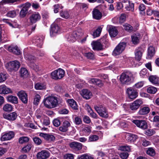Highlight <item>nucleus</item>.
<instances>
[{"instance_id":"obj_40","label":"nucleus","mask_w":159,"mask_h":159,"mask_svg":"<svg viewBox=\"0 0 159 159\" xmlns=\"http://www.w3.org/2000/svg\"><path fill=\"white\" fill-rule=\"evenodd\" d=\"M102 28L101 27L98 28L93 33V35L94 38L99 36L102 31Z\"/></svg>"},{"instance_id":"obj_63","label":"nucleus","mask_w":159,"mask_h":159,"mask_svg":"<svg viewBox=\"0 0 159 159\" xmlns=\"http://www.w3.org/2000/svg\"><path fill=\"white\" fill-rule=\"evenodd\" d=\"M126 19L125 15L124 14H122L119 18V22L120 23H123Z\"/></svg>"},{"instance_id":"obj_43","label":"nucleus","mask_w":159,"mask_h":159,"mask_svg":"<svg viewBox=\"0 0 159 159\" xmlns=\"http://www.w3.org/2000/svg\"><path fill=\"white\" fill-rule=\"evenodd\" d=\"M147 154L150 156H154L155 155V152L154 149L152 148H149L146 151Z\"/></svg>"},{"instance_id":"obj_19","label":"nucleus","mask_w":159,"mask_h":159,"mask_svg":"<svg viewBox=\"0 0 159 159\" xmlns=\"http://www.w3.org/2000/svg\"><path fill=\"white\" fill-rule=\"evenodd\" d=\"M80 94L83 98L86 99H89L92 96L91 92L86 89H83L81 92Z\"/></svg>"},{"instance_id":"obj_55","label":"nucleus","mask_w":159,"mask_h":159,"mask_svg":"<svg viewBox=\"0 0 159 159\" xmlns=\"http://www.w3.org/2000/svg\"><path fill=\"white\" fill-rule=\"evenodd\" d=\"M40 98V97L39 95H36L34 98V104L36 105H38L39 102Z\"/></svg>"},{"instance_id":"obj_52","label":"nucleus","mask_w":159,"mask_h":159,"mask_svg":"<svg viewBox=\"0 0 159 159\" xmlns=\"http://www.w3.org/2000/svg\"><path fill=\"white\" fill-rule=\"evenodd\" d=\"M119 150L122 151H126L130 152V148L129 146H123L120 147L119 148Z\"/></svg>"},{"instance_id":"obj_22","label":"nucleus","mask_w":159,"mask_h":159,"mask_svg":"<svg viewBox=\"0 0 159 159\" xmlns=\"http://www.w3.org/2000/svg\"><path fill=\"white\" fill-rule=\"evenodd\" d=\"M70 126V123L66 120L63 123L62 125L59 127V130L60 131L65 132L68 130V128Z\"/></svg>"},{"instance_id":"obj_4","label":"nucleus","mask_w":159,"mask_h":159,"mask_svg":"<svg viewBox=\"0 0 159 159\" xmlns=\"http://www.w3.org/2000/svg\"><path fill=\"white\" fill-rule=\"evenodd\" d=\"M132 76V75L131 72H126L121 74L120 80L122 84H128L130 83Z\"/></svg>"},{"instance_id":"obj_41","label":"nucleus","mask_w":159,"mask_h":159,"mask_svg":"<svg viewBox=\"0 0 159 159\" xmlns=\"http://www.w3.org/2000/svg\"><path fill=\"white\" fill-rule=\"evenodd\" d=\"M25 57L26 60H28L31 62H34L35 60V57L31 55H25Z\"/></svg>"},{"instance_id":"obj_38","label":"nucleus","mask_w":159,"mask_h":159,"mask_svg":"<svg viewBox=\"0 0 159 159\" xmlns=\"http://www.w3.org/2000/svg\"><path fill=\"white\" fill-rule=\"evenodd\" d=\"M124 29L127 31L129 32H131L133 31V27L130 25L126 23L123 25Z\"/></svg>"},{"instance_id":"obj_58","label":"nucleus","mask_w":159,"mask_h":159,"mask_svg":"<svg viewBox=\"0 0 159 159\" xmlns=\"http://www.w3.org/2000/svg\"><path fill=\"white\" fill-rule=\"evenodd\" d=\"M13 53L16 55H19L20 54V50L17 46H13Z\"/></svg>"},{"instance_id":"obj_25","label":"nucleus","mask_w":159,"mask_h":159,"mask_svg":"<svg viewBox=\"0 0 159 159\" xmlns=\"http://www.w3.org/2000/svg\"><path fill=\"white\" fill-rule=\"evenodd\" d=\"M93 49L95 50H102V44L98 41H93L91 43Z\"/></svg>"},{"instance_id":"obj_8","label":"nucleus","mask_w":159,"mask_h":159,"mask_svg":"<svg viewBox=\"0 0 159 159\" xmlns=\"http://www.w3.org/2000/svg\"><path fill=\"white\" fill-rule=\"evenodd\" d=\"M126 92L129 98L131 99H135L138 95V93L136 90L134 89L129 87L127 89Z\"/></svg>"},{"instance_id":"obj_9","label":"nucleus","mask_w":159,"mask_h":159,"mask_svg":"<svg viewBox=\"0 0 159 159\" xmlns=\"http://www.w3.org/2000/svg\"><path fill=\"white\" fill-rule=\"evenodd\" d=\"M50 156V153L47 150H44L39 152L37 154V158L38 159H46Z\"/></svg>"},{"instance_id":"obj_49","label":"nucleus","mask_w":159,"mask_h":159,"mask_svg":"<svg viewBox=\"0 0 159 159\" xmlns=\"http://www.w3.org/2000/svg\"><path fill=\"white\" fill-rule=\"evenodd\" d=\"M29 140V139L26 137H22L19 139V142L20 143L22 144L26 143Z\"/></svg>"},{"instance_id":"obj_5","label":"nucleus","mask_w":159,"mask_h":159,"mask_svg":"<svg viewBox=\"0 0 159 159\" xmlns=\"http://www.w3.org/2000/svg\"><path fill=\"white\" fill-rule=\"evenodd\" d=\"M20 66V62L16 60L10 62L6 65V67L9 71H16L18 69Z\"/></svg>"},{"instance_id":"obj_48","label":"nucleus","mask_w":159,"mask_h":159,"mask_svg":"<svg viewBox=\"0 0 159 159\" xmlns=\"http://www.w3.org/2000/svg\"><path fill=\"white\" fill-rule=\"evenodd\" d=\"M157 91L156 88L153 86L149 87L147 89V92L150 93H155Z\"/></svg>"},{"instance_id":"obj_51","label":"nucleus","mask_w":159,"mask_h":159,"mask_svg":"<svg viewBox=\"0 0 159 159\" xmlns=\"http://www.w3.org/2000/svg\"><path fill=\"white\" fill-rule=\"evenodd\" d=\"M84 55L87 58L90 59H93L94 57V54L91 52L85 53H84Z\"/></svg>"},{"instance_id":"obj_14","label":"nucleus","mask_w":159,"mask_h":159,"mask_svg":"<svg viewBox=\"0 0 159 159\" xmlns=\"http://www.w3.org/2000/svg\"><path fill=\"white\" fill-rule=\"evenodd\" d=\"M41 18V16L38 12H35L32 14L29 17L30 22L32 24L36 23Z\"/></svg>"},{"instance_id":"obj_61","label":"nucleus","mask_w":159,"mask_h":159,"mask_svg":"<svg viewBox=\"0 0 159 159\" xmlns=\"http://www.w3.org/2000/svg\"><path fill=\"white\" fill-rule=\"evenodd\" d=\"M120 156L122 159H126L129 156V154L126 152H123L120 154Z\"/></svg>"},{"instance_id":"obj_6","label":"nucleus","mask_w":159,"mask_h":159,"mask_svg":"<svg viewBox=\"0 0 159 159\" xmlns=\"http://www.w3.org/2000/svg\"><path fill=\"white\" fill-rule=\"evenodd\" d=\"M64 70L59 68L52 72L51 74V76L52 79L57 80L61 79L64 76Z\"/></svg>"},{"instance_id":"obj_36","label":"nucleus","mask_w":159,"mask_h":159,"mask_svg":"<svg viewBox=\"0 0 159 159\" xmlns=\"http://www.w3.org/2000/svg\"><path fill=\"white\" fill-rule=\"evenodd\" d=\"M149 81L153 84H158L159 83L158 78L156 76L151 75L149 78Z\"/></svg>"},{"instance_id":"obj_34","label":"nucleus","mask_w":159,"mask_h":159,"mask_svg":"<svg viewBox=\"0 0 159 159\" xmlns=\"http://www.w3.org/2000/svg\"><path fill=\"white\" fill-rule=\"evenodd\" d=\"M19 72L20 76L22 77H27L29 75L28 70L25 68H21L20 69Z\"/></svg>"},{"instance_id":"obj_57","label":"nucleus","mask_w":159,"mask_h":159,"mask_svg":"<svg viewBox=\"0 0 159 159\" xmlns=\"http://www.w3.org/2000/svg\"><path fill=\"white\" fill-rule=\"evenodd\" d=\"M155 133L153 129H148L146 131L145 134L148 136H151Z\"/></svg>"},{"instance_id":"obj_26","label":"nucleus","mask_w":159,"mask_h":159,"mask_svg":"<svg viewBox=\"0 0 159 159\" xmlns=\"http://www.w3.org/2000/svg\"><path fill=\"white\" fill-rule=\"evenodd\" d=\"M93 16L94 19L99 20H100L102 16V13L98 9H94L92 11Z\"/></svg>"},{"instance_id":"obj_10","label":"nucleus","mask_w":159,"mask_h":159,"mask_svg":"<svg viewBox=\"0 0 159 159\" xmlns=\"http://www.w3.org/2000/svg\"><path fill=\"white\" fill-rule=\"evenodd\" d=\"M142 103L141 100L137 99L130 104V108L132 111H136Z\"/></svg>"},{"instance_id":"obj_3","label":"nucleus","mask_w":159,"mask_h":159,"mask_svg":"<svg viewBox=\"0 0 159 159\" xmlns=\"http://www.w3.org/2000/svg\"><path fill=\"white\" fill-rule=\"evenodd\" d=\"M94 108L100 116L106 118L108 117V111L105 107L102 105H95Z\"/></svg>"},{"instance_id":"obj_28","label":"nucleus","mask_w":159,"mask_h":159,"mask_svg":"<svg viewBox=\"0 0 159 159\" xmlns=\"http://www.w3.org/2000/svg\"><path fill=\"white\" fill-rule=\"evenodd\" d=\"M40 135L49 142L53 141L55 139V137L52 135L41 133Z\"/></svg>"},{"instance_id":"obj_31","label":"nucleus","mask_w":159,"mask_h":159,"mask_svg":"<svg viewBox=\"0 0 159 159\" xmlns=\"http://www.w3.org/2000/svg\"><path fill=\"white\" fill-rule=\"evenodd\" d=\"M155 53V51L154 48L153 46H150L148 49L147 58H151L154 55Z\"/></svg>"},{"instance_id":"obj_47","label":"nucleus","mask_w":159,"mask_h":159,"mask_svg":"<svg viewBox=\"0 0 159 159\" xmlns=\"http://www.w3.org/2000/svg\"><path fill=\"white\" fill-rule=\"evenodd\" d=\"M35 88L37 90H42L46 88L45 86L41 83H37L35 85Z\"/></svg>"},{"instance_id":"obj_13","label":"nucleus","mask_w":159,"mask_h":159,"mask_svg":"<svg viewBox=\"0 0 159 159\" xmlns=\"http://www.w3.org/2000/svg\"><path fill=\"white\" fill-rule=\"evenodd\" d=\"M69 146L73 150L77 151L82 149V144L79 142H72L69 143Z\"/></svg>"},{"instance_id":"obj_30","label":"nucleus","mask_w":159,"mask_h":159,"mask_svg":"<svg viewBox=\"0 0 159 159\" xmlns=\"http://www.w3.org/2000/svg\"><path fill=\"white\" fill-rule=\"evenodd\" d=\"M78 38V35L76 32H73L70 34L67 37V39L69 41L75 42Z\"/></svg>"},{"instance_id":"obj_45","label":"nucleus","mask_w":159,"mask_h":159,"mask_svg":"<svg viewBox=\"0 0 159 159\" xmlns=\"http://www.w3.org/2000/svg\"><path fill=\"white\" fill-rule=\"evenodd\" d=\"M3 110L6 111H11L12 110V107L11 105L8 104H7L4 106L3 107Z\"/></svg>"},{"instance_id":"obj_20","label":"nucleus","mask_w":159,"mask_h":159,"mask_svg":"<svg viewBox=\"0 0 159 159\" xmlns=\"http://www.w3.org/2000/svg\"><path fill=\"white\" fill-rule=\"evenodd\" d=\"M143 51V49L141 47L135 50V58L138 61H139L141 59Z\"/></svg>"},{"instance_id":"obj_50","label":"nucleus","mask_w":159,"mask_h":159,"mask_svg":"<svg viewBox=\"0 0 159 159\" xmlns=\"http://www.w3.org/2000/svg\"><path fill=\"white\" fill-rule=\"evenodd\" d=\"M99 139V137L96 135H91L89 137V141L93 142Z\"/></svg>"},{"instance_id":"obj_35","label":"nucleus","mask_w":159,"mask_h":159,"mask_svg":"<svg viewBox=\"0 0 159 159\" xmlns=\"http://www.w3.org/2000/svg\"><path fill=\"white\" fill-rule=\"evenodd\" d=\"M70 106L74 110H78V106L76 102L72 99H68L67 101Z\"/></svg>"},{"instance_id":"obj_2","label":"nucleus","mask_w":159,"mask_h":159,"mask_svg":"<svg viewBox=\"0 0 159 159\" xmlns=\"http://www.w3.org/2000/svg\"><path fill=\"white\" fill-rule=\"evenodd\" d=\"M31 6V4L29 2H27L18 6L19 8L22 7L19 13V16L20 18H23L26 16L29 9Z\"/></svg>"},{"instance_id":"obj_29","label":"nucleus","mask_w":159,"mask_h":159,"mask_svg":"<svg viewBox=\"0 0 159 159\" xmlns=\"http://www.w3.org/2000/svg\"><path fill=\"white\" fill-rule=\"evenodd\" d=\"M108 31L111 37H114L118 34V31L116 27L111 26L108 29Z\"/></svg>"},{"instance_id":"obj_17","label":"nucleus","mask_w":159,"mask_h":159,"mask_svg":"<svg viewBox=\"0 0 159 159\" xmlns=\"http://www.w3.org/2000/svg\"><path fill=\"white\" fill-rule=\"evenodd\" d=\"M58 26L55 23H53L51 25L50 34L51 36L55 35L59 31Z\"/></svg>"},{"instance_id":"obj_11","label":"nucleus","mask_w":159,"mask_h":159,"mask_svg":"<svg viewBox=\"0 0 159 159\" xmlns=\"http://www.w3.org/2000/svg\"><path fill=\"white\" fill-rule=\"evenodd\" d=\"M133 122L137 127L142 129H144L147 128V123L144 120H133Z\"/></svg>"},{"instance_id":"obj_15","label":"nucleus","mask_w":159,"mask_h":159,"mask_svg":"<svg viewBox=\"0 0 159 159\" xmlns=\"http://www.w3.org/2000/svg\"><path fill=\"white\" fill-rule=\"evenodd\" d=\"M3 117L5 119L7 120L13 121L16 119L17 115L15 112H13L9 114H3Z\"/></svg>"},{"instance_id":"obj_44","label":"nucleus","mask_w":159,"mask_h":159,"mask_svg":"<svg viewBox=\"0 0 159 159\" xmlns=\"http://www.w3.org/2000/svg\"><path fill=\"white\" fill-rule=\"evenodd\" d=\"M129 4V6L125 7L127 10L133 11L134 10V4L131 2L129 1H127Z\"/></svg>"},{"instance_id":"obj_32","label":"nucleus","mask_w":159,"mask_h":159,"mask_svg":"<svg viewBox=\"0 0 159 159\" xmlns=\"http://www.w3.org/2000/svg\"><path fill=\"white\" fill-rule=\"evenodd\" d=\"M131 37L133 44H137L139 43L140 35L139 34H134L131 36Z\"/></svg>"},{"instance_id":"obj_64","label":"nucleus","mask_w":159,"mask_h":159,"mask_svg":"<svg viewBox=\"0 0 159 159\" xmlns=\"http://www.w3.org/2000/svg\"><path fill=\"white\" fill-rule=\"evenodd\" d=\"M33 141L34 143L37 145H40L42 142L40 139L38 137H35L33 138Z\"/></svg>"},{"instance_id":"obj_27","label":"nucleus","mask_w":159,"mask_h":159,"mask_svg":"<svg viewBox=\"0 0 159 159\" xmlns=\"http://www.w3.org/2000/svg\"><path fill=\"white\" fill-rule=\"evenodd\" d=\"M11 92V89L7 88L5 85L0 86V94H7Z\"/></svg>"},{"instance_id":"obj_16","label":"nucleus","mask_w":159,"mask_h":159,"mask_svg":"<svg viewBox=\"0 0 159 159\" xmlns=\"http://www.w3.org/2000/svg\"><path fill=\"white\" fill-rule=\"evenodd\" d=\"M43 37L42 36H36L34 37L33 39V43L37 46L41 48L43 44Z\"/></svg>"},{"instance_id":"obj_33","label":"nucleus","mask_w":159,"mask_h":159,"mask_svg":"<svg viewBox=\"0 0 159 159\" xmlns=\"http://www.w3.org/2000/svg\"><path fill=\"white\" fill-rule=\"evenodd\" d=\"M8 101L14 104H17L18 103L17 98L12 95H9L7 97Z\"/></svg>"},{"instance_id":"obj_39","label":"nucleus","mask_w":159,"mask_h":159,"mask_svg":"<svg viewBox=\"0 0 159 159\" xmlns=\"http://www.w3.org/2000/svg\"><path fill=\"white\" fill-rule=\"evenodd\" d=\"M77 159H93V158L88 154L85 153L78 156Z\"/></svg>"},{"instance_id":"obj_21","label":"nucleus","mask_w":159,"mask_h":159,"mask_svg":"<svg viewBox=\"0 0 159 159\" xmlns=\"http://www.w3.org/2000/svg\"><path fill=\"white\" fill-rule=\"evenodd\" d=\"M138 138L137 135L132 134H128L125 136L126 140L131 143H134L136 141Z\"/></svg>"},{"instance_id":"obj_18","label":"nucleus","mask_w":159,"mask_h":159,"mask_svg":"<svg viewBox=\"0 0 159 159\" xmlns=\"http://www.w3.org/2000/svg\"><path fill=\"white\" fill-rule=\"evenodd\" d=\"M89 82L90 84H96L99 87H102L103 85V83L99 79L91 78L89 79Z\"/></svg>"},{"instance_id":"obj_7","label":"nucleus","mask_w":159,"mask_h":159,"mask_svg":"<svg viewBox=\"0 0 159 159\" xmlns=\"http://www.w3.org/2000/svg\"><path fill=\"white\" fill-rule=\"evenodd\" d=\"M126 46V43L125 42H120L113 50V55L116 56L120 54L124 50Z\"/></svg>"},{"instance_id":"obj_53","label":"nucleus","mask_w":159,"mask_h":159,"mask_svg":"<svg viewBox=\"0 0 159 159\" xmlns=\"http://www.w3.org/2000/svg\"><path fill=\"white\" fill-rule=\"evenodd\" d=\"M31 146L30 144H27L22 148V151L24 153L27 152L31 149Z\"/></svg>"},{"instance_id":"obj_59","label":"nucleus","mask_w":159,"mask_h":159,"mask_svg":"<svg viewBox=\"0 0 159 159\" xmlns=\"http://www.w3.org/2000/svg\"><path fill=\"white\" fill-rule=\"evenodd\" d=\"M52 123L53 125L56 127L59 126L61 124L60 120L57 119H54Z\"/></svg>"},{"instance_id":"obj_54","label":"nucleus","mask_w":159,"mask_h":159,"mask_svg":"<svg viewBox=\"0 0 159 159\" xmlns=\"http://www.w3.org/2000/svg\"><path fill=\"white\" fill-rule=\"evenodd\" d=\"M7 16L13 18L15 17L16 16V12L15 11H9L7 14Z\"/></svg>"},{"instance_id":"obj_60","label":"nucleus","mask_w":159,"mask_h":159,"mask_svg":"<svg viewBox=\"0 0 159 159\" xmlns=\"http://www.w3.org/2000/svg\"><path fill=\"white\" fill-rule=\"evenodd\" d=\"M74 32H76L77 33V35H78V38H79L80 37L82 36L83 34V30L80 28L78 29L77 31Z\"/></svg>"},{"instance_id":"obj_37","label":"nucleus","mask_w":159,"mask_h":159,"mask_svg":"<svg viewBox=\"0 0 159 159\" xmlns=\"http://www.w3.org/2000/svg\"><path fill=\"white\" fill-rule=\"evenodd\" d=\"M20 1V0H2L0 2V4L2 5L7 4L13 3Z\"/></svg>"},{"instance_id":"obj_42","label":"nucleus","mask_w":159,"mask_h":159,"mask_svg":"<svg viewBox=\"0 0 159 159\" xmlns=\"http://www.w3.org/2000/svg\"><path fill=\"white\" fill-rule=\"evenodd\" d=\"M60 16L62 18L67 19L70 17V15L68 12L67 11H61L60 12Z\"/></svg>"},{"instance_id":"obj_12","label":"nucleus","mask_w":159,"mask_h":159,"mask_svg":"<svg viewBox=\"0 0 159 159\" xmlns=\"http://www.w3.org/2000/svg\"><path fill=\"white\" fill-rule=\"evenodd\" d=\"M17 95L23 103H27L28 101L27 95L25 91L21 90L19 92Z\"/></svg>"},{"instance_id":"obj_24","label":"nucleus","mask_w":159,"mask_h":159,"mask_svg":"<svg viewBox=\"0 0 159 159\" xmlns=\"http://www.w3.org/2000/svg\"><path fill=\"white\" fill-rule=\"evenodd\" d=\"M150 111V108L148 107H141L138 112L139 115H146L148 114Z\"/></svg>"},{"instance_id":"obj_1","label":"nucleus","mask_w":159,"mask_h":159,"mask_svg":"<svg viewBox=\"0 0 159 159\" xmlns=\"http://www.w3.org/2000/svg\"><path fill=\"white\" fill-rule=\"evenodd\" d=\"M43 102L45 106L48 108L55 107L58 104L57 98L53 96H49L45 98Z\"/></svg>"},{"instance_id":"obj_56","label":"nucleus","mask_w":159,"mask_h":159,"mask_svg":"<svg viewBox=\"0 0 159 159\" xmlns=\"http://www.w3.org/2000/svg\"><path fill=\"white\" fill-rule=\"evenodd\" d=\"M7 79V75L5 73H0V82H2Z\"/></svg>"},{"instance_id":"obj_23","label":"nucleus","mask_w":159,"mask_h":159,"mask_svg":"<svg viewBox=\"0 0 159 159\" xmlns=\"http://www.w3.org/2000/svg\"><path fill=\"white\" fill-rule=\"evenodd\" d=\"M14 132L12 131H10L2 135L1 138V140L5 141L10 140L14 137Z\"/></svg>"},{"instance_id":"obj_62","label":"nucleus","mask_w":159,"mask_h":159,"mask_svg":"<svg viewBox=\"0 0 159 159\" xmlns=\"http://www.w3.org/2000/svg\"><path fill=\"white\" fill-rule=\"evenodd\" d=\"M50 124V122L49 118L47 116L45 117L43 120V124L47 126Z\"/></svg>"},{"instance_id":"obj_46","label":"nucleus","mask_w":159,"mask_h":159,"mask_svg":"<svg viewBox=\"0 0 159 159\" xmlns=\"http://www.w3.org/2000/svg\"><path fill=\"white\" fill-rule=\"evenodd\" d=\"M2 25H0V41L2 42V39L3 37H4V34L5 33V31L4 28L2 27Z\"/></svg>"}]
</instances>
